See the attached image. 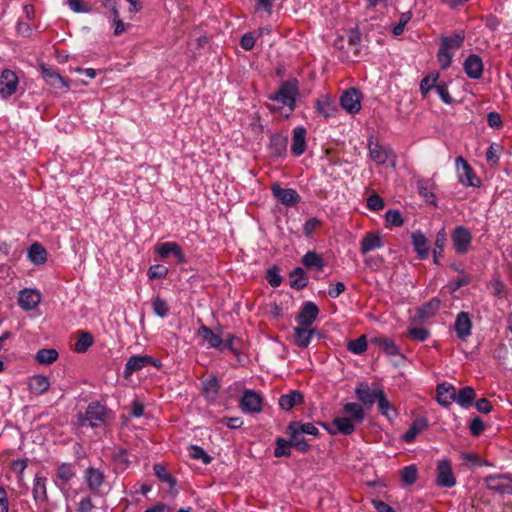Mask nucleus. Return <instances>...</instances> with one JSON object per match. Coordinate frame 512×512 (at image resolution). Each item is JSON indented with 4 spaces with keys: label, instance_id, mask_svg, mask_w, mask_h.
<instances>
[{
    "label": "nucleus",
    "instance_id": "nucleus-1",
    "mask_svg": "<svg viewBox=\"0 0 512 512\" xmlns=\"http://www.w3.org/2000/svg\"><path fill=\"white\" fill-rule=\"evenodd\" d=\"M354 391L359 403H345L342 408L344 415L335 417L332 427L322 423V426L330 435H335L336 433L343 435L353 434L356 430V424H361L365 419L364 407L371 408L383 394L384 389L382 387L371 388L369 383L363 381L356 386Z\"/></svg>",
    "mask_w": 512,
    "mask_h": 512
},
{
    "label": "nucleus",
    "instance_id": "nucleus-2",
    "mask_svg": "<svg viewBox=\"0 0 512 512\" xmlns=\"http://www.w3.org/2000/svg\"><path fill=\"white\" fill-rule=\"evenodd\" d=\"M298 92L297 80H289L283 82L278 91L274 95L269 96V99L278 102L283 107H287L291 112L295 108Z\"/></svg>",
    "mask_w": 512,
    "mask_h": 512
},
{
    "label": "nucleus",
    "instance_id": "nucleus-3",
    "mask_svg": "<svg viewBox=\"0 0 512 512\" xmlns=\"http://www.w3.org/2000/svg\"><path fill=\"white\" fill-rule=\"evenodd\" d=\"M107 408L99 402H91L84 414L80 418L81 426H90L92 428H98L105 424L107 418Z\"/></svg>",
    "mask_w": 512,
    "mask_h": 512
},
{
    "label": "nucleus",
    "instance_id": "nucleus-4",
    "mask_svg": "<svg viewBox=\"0 0 512 512\" xmlns=\"http://www.w3.org/2000/svg\"><path fill=\"white\" fill-rule=\"evenodd\" d=\"M368 150L370 158L378 165H384L391 160L392 166H395L396 156L392 148L388 145H382L373 136L368 139Z\"/></svg>",
    "mask_w": 512,
    "mask_h": 512
},
{
    "label": "nucleus",
    "instance_id": "nucleus-5",
    "mask_svg": "<svg viewBox=\"0 0 512 512\" xmlns=\"http://www.w3.org/2000/svg\"><path fill=\"white\" fill-rule=\"evenodd\" d=\"M147 366H154L159 368L161 366V362L149 355L131 356L125 364L123 377L125 379H129L134 373L142 370Z\"/></svg>",
    "mask_w": 512,
    "mask_h": 512
},
{
    "label": "nucleus",
    "instance_id": "nucleus-6",
    "mask_svg": "<svg viewBox=\"0 0 512 512\" xmlns=\"http://www.w3.org/2000/svg\"><path fill=\"white\" fill-rule=\"evenodd\" d=\"M458 181L466 187H479L481 180L475 174L472 167L461 156L455 160Z\"/></svg>",
    "mask_w": 512,
    "mask_h": 512
},
{
    "label": "nucleus",
    "instance_id": "nucleus-7",
    "mask_svg": "<svg viewBox=\"0 0 512 512\" xmlns=\"http://www.w3.org/2000/svg\"><path fill=\"white\" fill-rule=\"evenodd\" d=\"M155 252L161 259L174 257L175 264L181 265L187 262L186 256L181 246L176 242H163L155 246Z\"/></svg>",
    "mask_w": 512,
    "mask_h": 512
},
{
    "label": "nucleus",
    "instance_id": "nucleus-8",
    "mask_svg": "<svg viewBox=\"0 0 512 512\" xmlns=\"http://www.w3.org/2000/svg\"><path fill=\"white\" fill-rule=\"evenodd\" d=\"M19 78L17 74L10 70L4 69L0 74V98L8 99L18 90Z\"/></svg>",
    "mask_w": 512,
    "mask_h": 512
},
{
    "label": "nucleus",
    "instance_id": "nucleus-9",
    "mask_svg": "<svg viewBox=\"0 0 512 512\" xmlns=\"http://www.w3.org/2000/svg\"><path fill=\"white\" fill-rule=\"evenodd\" d=\"M83 479L92 494L101 495L102 487L105 483V474L102 470L92 466L88 467L83 472Z\"/></svg>",
    "mask_w": 512,
    "mask_h": 512
},
{
    "label": "nucleus",
    "instance_id": "nucleus-10",
    "mask_svg": "<svg viewBox=\"0 0 512 512\" xmlns=\"http://www.w3.org/2000/svg\"><path fill=\"white\" fill-rule=\"evenodd\" d=\"M263 398L254 390H244L240 399V408L244 413H259L262 411Z\"/></svg>",
    "mask_w": 512,
    "mask_h": 512
},
{
    "label": "nucleus",
    "instance_id": "nucleus-11",
    "mask_svg": "<svg viewBox=\"0 0 512 512\" xmlns=\"http://www.w3.org/2000/svg\"><path fill=\"white\" fill-rule=\"evenodd\" d=\"M452 243L457 253H467L472 243V234L470 230L465 226H457L452 233Z\"/></svg>",
    "mask_w": 512,
    "mask_h": 512
},
{
    "label": "nucleus",
    "instance_id": "nucleus-12",
    "mask_svg": "<svg viewBox=\"0 0 512 512\" xmlns=\"http://www.w3.org/2000/svg\"><path fill=\"white\" fill-rule=\"evenodd\" d=\"M361 93L356 88L345 90L340 97L341 107L349 114H356L361 110Z\"/></svg>",
    "mask_w": 512,
    "mask_h": 512
},
{
    "label": "nucleus",
    "instance_id": "nucleus-13",
    "mask_svg": "<svg viewBox=\"0 0 512 512\" xmlns=\"http://www.w3.org/2000/svg\"><path fill=\"white\" fill-rule=\"evenodd\" d=\"M436 483L445 488H452L456 485V478L449 460L442 459L438 462Z\"/></svg>",
    "mask_w": 512,
    "mask_h": 512
},
{
    "label": "nucleus",
    "instance_id": "nucleus-14",
    "mask_svg": "<svg viewBox=\"0 0 512 512\" xmlns=\"http://www.w3.org/2000/svg\"><path fill=\"white\" fill-rule=\"evenodd\" d=\"M272 195L285 206H293L301 201V196L295 189L282 188L278 183L271 187Z\"/></svg>",
    "mask_w": 512,
    "mask_h": 512
},
{
    "label": "nucleus",
    "instance_id": "nucleus-15",
    "mask_svg": "<svg viewBox=\"0 0 512 512\" xmlns=\"http://www.w3.org/2000/svg\"><path fill=\"white\" fill-rule=\"evenodd\" d=\"M485 483L489 490L512 495V478L507 475H489Z\"/></svg>",
    "mask_w": 512,
    "mask_h": 512
},
{
    "label": "nucleus",
    "instance_id": "nucleus-16",
    "mask_svg": "<svg viewBox=\"0 0 512 512\" xmlns=\"http://www.w3.org/2000/svg\"><path fill=\"white\" fill-rule=\"evenodd\" d=\"M42 78L50 87L56 90L69 88V82L63 78L56 69L46 65H40Z\"/></svg>",
    "mask_w": 512,
    "mask_h": 512
},
{
    "label": "nucleus",
    "instance_id": "nucleus-17",
    "mask_svg": "<svg viewBox=\"0 0 512 512\" xmlns=\"http://www.w3.org/2000/svg\"><path fill=\"white\" fill-rule=\"evenodd\" d=\"M315 109L326 120L335 117L338 112L335 101L327 95H323L316 100Z\"/></svg>",
    "mask_w": 512,
    "mask_h": 512
},
{
    "label": "nucleus",
    "instance_id": "nucleus-18",
    "mask_svg": "<svg viewBox=\"0 0 512 512\" xmlns=\"http://www.w3.org/2000/svg\"><path fill=\"white\" fill-rule=\"evenodd\" d=\"M384 246L380 232H367L360 242V252L365 255Z\"/></svg>",
    "mask_w": 512,
    "mask_h": 512
},
{
    "label": "nucleus",
    "instance_id": "nucleus-19",
    "mask_svg": "<svg viewBox=\"0 0 512 512\" xmlns=\"http://www.w3.org/2000/svg\"><path fill=\"white\" fill-rule=\"evenodd\" d=\"M463 68L469 78L479 79L483 74L484 65L480 56L471 54L465 59Z\"/></svg>",
    "mask_w": 512,
    "mask_h": 512
},
{
    "label": "nucleus",
    "instance_id": "nucleus-20",
    "mask_svg": "<svg viewBox=\"0 0 512 512\" xmlns=\"http://www.w3.org/2000/svg\"><path fill=\"white\" fill-rule=\"evenodd\" d=\"M319 314V309L313 302H306L300 313L298 314L296 321L300 326L310 327L316 320Z\"/></svg>",
    "mask_w": 512,
    "mask_h": 512
},
{
    "label": "nucleus",
    "instance_id": "nucleus-21",
    "mask_svg": "<svg viewBox=\"0 0 512 512\" xmlns=\"http://www.w3.org/2000/svg\"><path fill=\"white\" fill-rule=\"evenodd\" d=\"M437 402L444 407L456 401V388L447 382L440 383L436 388Z\"/></svg>",
    "mask_w": 512,
    "mask_h": 512
},
{
    "label": "nucleus",
    "instance_id": "nucleus-22",
    "mask_svg": "<svg viewBox=\"0 0 512 512\" xmlns=\"http://www.w3.org/2000/svg\"><path fill=\"white\" fill-rule=\"evenodd\" d=\"M454 330L458 338L464 340L471 335L472 321L468 312H460L454 323Z\"/></svg>",
    "mask_w": 512,
    "mask_h": 512
},
{
    "label": "nucleus",
    "instance_id": "nucleus-23",
    "mask_svg": "<svg viewBox=\"0 0 512 512\" xmlns=\"http://www.w3.org/2000/svg\"><path fill=\"white\" fill-rule=\"evenodd\" d=\"M41 301V294L34 289H24L19 294V306L25 310L30 311L35 309Z\"/></svg>",
    "mask_w": 512,
    "mask_h": 512
},
{
    "label": "nucleus",
    "instance_id": "nucleus-24",
    "mask_svg": "<svg viewBox=\"0 0 512 512\" xmlns=\"http://www.w3.org/2000/svg\"><path fill=\"white\" fill-rule=\"evenodd\" d=\"M306 149V129L298 126L293 130L291 152L294 156H301Z\"/></svg>",
    "mask_w": 512,
    "mask_h": 512
},
{
    "label": "nucleus",
    "instance_id": "nucleus-25",
    "mask_svg": "<svg viewBox=\"0 0 512 512\" xmlns=\"http://www.w3.org/2000/svg\"><path fill=\"white\" fill-rule=\"evenodd\" d=\"M412 245L420 259H426L429 256L430 246L426 236L421 231H415L411 235Z\"/></svg>",
    "mask_w": 512,
    "mask_h": 512
},
{
    "label": "nucleus",
    "instance_id": "nucleus-26",
    "mask_svg": "<svg viewBox=\"0 0 512 512\" xmlns=\"http://www.w3.org/2000/svg\"><path fill=\"white\" fill-rule=\"evenodd\" d=\"M47 479L41 475H36L33 480L32 494L33 499L37 505L47 501Z\"/></svg>",
    "mask_w": 512,
    "mask_h": 512
},
{
    "label": "nucleus",
    "instance_id": "nucleus-27",
    "mask_svg": "<svg viewBox=\"0 0 512 512\" xmlns=\"http://www.w3.org/2000/svg\"><path fill=\"white\" fill-rule=\"evenodd\" d=\"M49 387L50 381L48 377L44 375H33L28 380L29 391L36 396L45 393Z\"/></svg>",
    "mask_w": 512,
    "mask_h": 512
},
{
    "label": "nucleus",
    "instance_id": "nucleus-28",
    "mask_svg": "<svg viewBox=\"0 0 512 512\" xmlns=\"http://www.w3.org/2000/svg\"><path fill=\"white\" fill-rule=\"evenodd\" d=\"M428 427V420L425 417L416 418L409 429L403 434L402 439L406 443H411L415 440L418 434L423 432Z\"/></svg>",
    "mask_w": 512,
    "mask_h": 512
},
{
    "label": "nucleus",
    "instance_id": "nucleus-29",
    "mask_svg": "<svg viewBox=\"0 0 512 512\" xmlns=\"http://www.w3.org/2000/svg\"><path fill=\"white\" fill-rule=\"evenodd\" d=\"M198 335L202 337L207 344L212 348L223 349V338L221 334L215 333L212 329L201 326L198 330Z\"/></svg>",
    "mask_w": 512,
    "mask_h": 512
},
{
    "label": "nucleus",
    "instance_id": "nucleus-30",
    "mask_svg": "<svg viewBox=\"0 0 512 512\" xmlns=\"http://www.w3.org/2000/svg\"><path fill=\"white\" fill-rule=\"evenodd\" d=\"M294 342L298 347L306 348L309 346L313 335L316 333V329H308V327H295Z\"/></svg>",
    "mask_w": 512,
    "mask_h": 512
},
{
    "label": "nucleus",
    "instance_id": "nucleus-31",
    "mask_svg": "<svg viewBox=\"0 0 512 512\" xmlns=\"http://www.w3.org/2000/svg\"><path fill=\"white\" fill-rule=\"evenodd\" d=\"M475 397V390L470 386H466L461 388L458 392L456 391L457 399L455 402L462 408H469L472 406Z\"/></svg>",
    "mask_w": 512,
    "mask_h": 512
},
{
    "label": "nucleus",
    "instance_id": "nucleus-32",
    "mask_svg": "<svg viewBox=\"0 0 512 512\" xmlns=\"http://www.w3.org/2000/svg\"><path fill=\"white\" fill-rule=\"evenodd\" d=\"M287 433L290 436L289 441L292 447H295L298 451L305 453L309 450V444L306 442L304 436L295 428L289 424L287 427Z\"/></svg>",
    "mask_w": 512,
    "mask_h": 512
},
{
    "label": "nucleus",
    "instance_id": "nucleus-33",
    "mask_svg": "<svg viewBox=\"0 0 512 512\" xmlns=\"http://www.w3.org/2000/svg\"><path fill=\"white\" fill-rule=\"evenodd\" d=\"M376 403L381 415L386 417L389 421H393L398 416L396 408L387 399L385 392H383Z\"/></svg>",
    "mask_w": 512,
    "mask_h": 512
},
{
    "label": "nucleus",
    "instance_id": "nucleus-34",
    "mask_svg": "<svg viewBox=\"0 0 512 512\" xmlns=\"http://www.w3.org/2000/svg\"><path fill=\"white\" fill-rule=\"evenodd\" d=\"M220 390V384L215 376H212L203 382V393L209 402H214Z\"/></svg>",
    "mask_w": 512,
    "mask_h": 512
},
{
    "label": "nucleus",
    "instance_id": "nucleus-35",
    "mask_svg": "<svg viewBox=\"0 0 512 512\" xmlns=\"http://www.w3.org/2000/svg\"><path fill=\"white\" fill-rule=\"evenodd\" d=\"M290 287L301 290L308 284V277L300 267L293 269L289 274Z\"/></svg>",
    "mask_w": 512,
    "mask_h": 512
},
{
    "label": "nucleus",
    "instance_id": "nucleus-36",
    "mask_svg": "<svg viewBox=\"0 0 512 512\" xmlns=\"http://www.w3.org/2000/svg\"><path fill=\"white\" fill-rule=\"evenodd\" d=\"M419 194L430 204H435L436 196L433 192L434 183L428 179H421L417 183Z\"/></svg>",
    "mask_w": 512,
    "mask_h": 512
},
{
    "label": "nucleus",
    "instance_id": "nucleus-37",
    "mask_svg": "<svg viewBox=\"0 0 512 512\" xmlns=\"http://www.w3.org/2000/svg\"><path fill=\"white\" fill-rule=\"evenodd\" d=\"M302 263L307 268H314L318 271L323 270L325 261L323 257L314 251H308L302 259Z\"/></svg>",
    "mask_w": 512,
    "mask_h": 512
},
{
    "label": "nucleus",
    "instance_id": "nucleus-38",
    "mask_svg": "<svg viewBox=\"0 0 512 512\" xmlns=\"http://www.w3.org/2000/svg\"><path fill=\"white\" fill-rule=\"evenodd\" d=\"M447 241V233L445 228H442L436 235L435 248L433 251V261L439 264V259L444 256V247Z\"/></svg>",
    "mask_w": 512,
    "mask_h": 512
},
{
    "label": "nucleus",
    "instance_id": "nucleus-39",
    "mask_svg": "<svg viewBox=\"0 0 512 512\" xmlns=\"http://www.w3.org/2000/svg\"><path fill=\"white\" fill-rule=\"evenodd\" d=\"M374 342L377 343L378 346L383 350V352L388 356H402L399 347L393 340L385 337H379L375 338Z\"/></svg>",
    "mask_w": 512,
    "mask_h": 512
},
{
    "label": "nucleus",
    "instance_id": "nucleus-40",
    "mask_svg": "<svg viewBox=\"0 0 512 512\" xmlns=\"http://www.w3.org/2000/svg\"><path fill=\"white\" fill-rule=\"evenodd\" d=\"M56 475L61 483L68 484L76 476V472L71 463H61L57 467Z\"/></svg>",
    "mask_w": 512,
    "mask_h": 512
},
{
    "label": "nucleus",
    "instance_id": "nucleus-41",
    "mask_svg": "<svg viewBox=\"0 0 512 512\" xmlns=\"http://www.w3.org/2000/svg\"><path fill=\"white\" fill-rule=\"evenodd\" d=\"M46 250L39 243H33L28 250V258L34 264H43L46 261Z\"/></svg>",
    "mask_w": 512,
    "mask_h": 512
},
{
    "label": "nucleus",
    "instance_id": "nucleus-42",
    "mask_svg": "<svg viewBox=\"0 0 512 512\" xmlns=\"http://www.w3.org/2000/svg\"><path fill=\"white\" fill-rule=\"evenodd\" d=\"M465 35L463 32L455 33L452 36L443 37L440 47H445L446 50H457L464 42Z\"/></svg>",
    "mask_w": 512,
    "mask_h": 512
},
{
    "label": "nucleus",
    "instance_id": "nucleus-43",
    "mask_svg": "<svg viewBox=\"0 0 512 512\" xmlns=\"http://www.w3.org/2000/svg\"><path fill=\"white\" fill-rule=\"evenodd\" d=\"M301 401L302 395L297 391H292L289 394H284L280 396L279 405L284 410H290Z\"/></svg>",
    "mask_w": 512,
    "mask_h": 512
},
{
    "label": "nucleus",
    "instance_id": "nucleus-44",
    "mask_svg": "<svg viewBox=\"0 0 512 512\" xmlns=\"http://www.w3.org/2000/svg\"><path fill=\"white\" fill-rule=\"evenodd\" d=\"M287 139L281 135L275 134L270 138V151L276 156H281L286 151Z\"/></svg>",
    "mask_w": 512,
    "mask_h": 512
},
{
    "label": "nucleus",
    "instance_id": "nucleus-45",
    "mask_svg": "<svg viewBox=\"0 0 512 512\" xmlns=\"http://www.w3.org/2000/svg\"><path fill=\"white\" fill-rule=\"evenodd\" d=\"M59 354L55 349H40L35 355V359L39 364L50 365L54 363Z\"/></svg>",
    "mask_w": 512,
    "mask_h": 512
},
{
    "label": "nucleus",
    "instance_id": "nucleus-46",
    "mask_svg": "<svg viewBox=\"0 0 512 512\" xmlns=\"http://www.w3.org/2000/svg\"><path fill=\"white\" fill-rule=\"evenodd\" d=\"M439 78V73H430L426 77H424L420 82V92L423 97H426L428 93L435 89V86L438 84L437 80Z\"/></svg>",
    "mask_w": 512,
    "mask_h": 512
},
{
    "label": "nucleus",
    "instance_id": "nucleus-47",
    "mask_svg": "<svg viewBox=\"0 0 512 512\" xmlns=\"http://www.w3.org/2000/svg\"><path fill=\"white\" fill-rule=\"evenodd\" d=\"M274 456L277 458L280 457H289L291 455V442L282 437H278L275 442Z\"/></svg>",
    "mask_w": 512,
    "mask_h": 512
},
{
    "label": "nucleus",
    "instance_id": "nucleus-48",
    "mask_svg": "<svg viewBox=\"0 0 512 512\" xmlns=\"http://www.w3.org/2000/svg\"><path fill=\"white\" fill-rule=\"evenodd\" d=\"M347 349L353 354H362L367 350V339L364 335L355 340H351L347 344Z\"/></svg>",
    "mask_w": 512,
    "mask_h": 512
},
{
    "label": "nucleus",
    "instance_id": "nucleus-49",
    "mask_svg": "<svg viewBox=\"0 0 512 512\" xmlns=\"http://www.w3.org/2000/svg\"><path fill=\"white\" fill-rule=\"evenodd\" d=\"M93 344V337L89 332H82L75 344V351L84 353Z\"/></svg>",
    "mask_w": 512,
    "mask_h": 512
},
{
    "label": "nucleus",
    "instance_id": "nucleus-50",
    "mask_svg": "<svg viewBox=\"0 0 512 512\" xmlns=\"http://www.w3.org/2000/svg\"><path fill=\"white\" fill-rule=\"evenodd\" d=\"M440 307V300L433 298L428 303L423 305L419 310V316L421 318H429L433 316Z\"/></svg>",
    "mask_w": 512,
    "mask_h": 512
},
{
    "label": "nucleus",
    "instance_id": "nucleus-51",
    "mask_svg": "<svg viewBox=\"0 0 512 512\" xmlns=\"http://www.w3.org/2000/svg\"><path fill=\"white\" fill-rule=\"evenodd\" d=\"M418 477V470L415 465H409L402 469L401 480L407 484L412 485L416 482Z\"/></svg>",
    "mask_w": 512,
    "mask_h": 512
},
{
    "label": "nucleus",
    "instance_id": "nucleus-52",
    "mask_svg": "<svg viewBox=\"0 0 512 512\" xmlns=\"http://www.w3.org/2000/svg\"><path fill=\"white\" fill-rule=\"evenodd\" d=\"M386 227H400L403 224V218L398 210L390 209L385 214Z\"/></svg>",
    "mask_w": 512,
    "mask_h": 512
},
{
    "label": "nucleus",
    "instance_id": "nucleus-53",
    "mask_svg": "<svg viewBox=\"0 0 512 512\" xmlns=\"http://www.w3.org/2000/svg\"><path fill=\"white\" fill-rule=\"evenodd\" d=\"M289 424L292 426V428L298 430L302 435L307 434L317 436L319 434V430L317 429V427L311 423H301L294 421Z\"/></svg>",
    "mask_w": 512,
    "mask_h": 512
},
{
    "label": "nucleus",
    "instance_id": "nucleus-54",
    "mask_svg": "<svg viewBox=\"0 0 512 512\" xmlns=\"http://www.w3.org/2000/svg\"><path fill=\"white\" fill-rule=\"evenodd\" d=\"M189 455L195 460H201L204 464H209L211 462V457L203 448L197 445L190 446Z\"/></svg>",
    "mask_w": 512,
    "mask_h": 512
},
{
    "label": "nucleus",
    "instance_id": "nucleus-55",
    "mask_svg": "<svg viewBox=\"0 0 512 512\" xmlns=\"http://www.w3.org/2000/svg\"><path fill=\"white\" fill-rule=\"evenodd\" d=\"M168 268L161 264H155L148 269V277L150 279H163L168 275Z\"/></svg>",
    "mask_w": 512,
    "mask_h": 512
},
{
    "label": "nucleus",
    "instance_id": "nucleus-56",
    "mask_svg": "<svg viewBox=\"0 0 512 512\" xmlns=\"http://www.w3.org/2000/svg\"><path fill=\"white\" fill-rule=\"evenodd\" d=\"M411 18L412 13L410 11L402 13L398 23L392 29L393 35L400 36L404 32L405 26L411 20Z\"/></svg>",
    "mask_w": 512,
    "mask_h": 512
},
{
    "label": "nucleus",
    "instance_id": "nucleus-57",
    "mask_svg": "<svg viewBox=\"0 0 512 512\" xmlns=\"http://www.w3.org/2000/svg\"><path fill=\"white\" fill-rule=\"evenodd\" d=\"M152 308L154 313L159 317H166L168 315L169 309L165 300L157 297L152 302Z\"/></svg>",
    "mask_w": 512,
    "mask_h": 512
},
{
    "label": "nucleus",
    "instance_id": "nucleus-58",
    "mask_svg": "<svg viewBox=\"0 0 512 512\" xmlns=\"http://www.w3.org/2000/svg\"><path fill=\"white\" fill-rule=\"evenodd\" d=\"M452 57L453 54L449 50H446L445 47H440L437 58L442 69H447L451 65Z\"/></svg>",
    "mask_w": 512,
    "mask_h": 512
},
{
    "label": "nucleus",
    "instance_id": "nucleus-59",
    "mask_svg": "<svg viewBox=\"0 0 512 512\" xmlns=\"http://www.w3.org/2000/svg\"><path fill=\"white\" fill-rule=\"evenodd\" d=\"M154 472L156 476L163 482L169 483L171 486L175 485V480L172 475L160 464L154 466Z\"/></svg>",
    "mask_w": 512,
    "mask_h": 512
},
{
    "label": "nucleus",
    "instance_id": "nucleus-60",
    "mask_svg": "<svg viewBox=\"0 0 512 512\" xmlns=\"http://www.w3.org/2000/svg\"><path fill=\"white\" fill-rule=\"evenodd\" d=\"M435 90L438 94V96L440 97V99L445 103V104H451L453 103V98L451 97L449 91H448V86L445 82H440L438 83L436 86H435Z\"/></svg>",
    "mask_w": 512,
    "mask_h": 512
},
{
    "label": "nucleus",
    "instance_id": "nucleus-61",
    "mask_svg": "<svg viewBox=\"0 0 512 512\" xmlns=\"http://www.w3.org/2000/svg\"><path fill=\"white\" fill-rule=\"evenodd\" d=\"M321 226V221L316 217L309 218L303 225V233L306 237H311L314 231Z\"/></svg>",
    "mask_w": 512,
    "mask_h": 512
},
{
    "label": "nucleus",
    "instance_id": "nucleus-62",
    "mask_svg": "<svg viewBox=\"0 0 512 512\" xmlns=\"http://www.w3.org/2000/svg\"><path fill=\"white\" fill-rule=\"evenodd\" d=\"M408 334L414 340L421 341V342L425 341L430 335L429 331L424 327L409 328Z\"/></svg>",
    "mask_w": 512,
    "mask_h": 512
},
{
    "label": "nucleus",
    "instance_id": "nucleus-63",
    "mask_svg": "<svg viewBox=\"0 0 512 512\" xmlns=\"http://www.w3.org/2000/svg\"><path fill=\"white\" fill-rule=\"evenodd\" d=\"M384 205L383 199L377 194L371 195L367 199V207L372 211H380L384 208Z\"/></svg>",
    "mask_w": 512,
    "mask_h": 512
},
{
    "label": "nucleus",
    "instance_id": "nucleus-64",
    "mask_svg": "<svg viewBox=\"0 0 512 512\" xmlns=\"http://www.w3.org/2000/svg\"><path fill=\"white\" fill-rule=\"evenodd\" d=\"M266 279H267L268 283L274 288L280 286V284L282 282V277L280 276V274L278 273V270L276 268L268 269L267 274H266Z\"/></svg>",
    "mask_w": 512,
    "mask_h": 512
}]
</instances>
